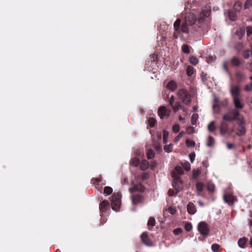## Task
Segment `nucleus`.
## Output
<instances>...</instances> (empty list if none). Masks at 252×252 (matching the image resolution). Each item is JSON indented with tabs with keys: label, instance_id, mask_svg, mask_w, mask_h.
Instances as JSON below:
<instances>
[{
	"label": "nucleus",
	"instance_id": "obj_7",
	"mask_svg": "<svg viewBox=\"0 0 252 252\" xmlns=\"http://www.w3.org/2000/svg\"><path fill=\"white\" fill-rule=\"evenodd\" d=\"M245 121L243 119H240L238 122V126L236 131V134L239 136L244 135L246 131L245 126Z\"/></svg>",
	"mask_w": 252,
	"mask_h": 252
},
{
	"label": "nucleus",
	"instance_id": "obj_21",
	"mask_svg": "<svg viewBox=\"0 0 252 252\" xmlns=\"http://www.w3.org/2000/svg\"><path fill=\"white\" fill-rule=\"evenodd\" d=\"M215 143V139L211 136H209L207 139L206 145L208 147H213Z\"/></svg>",
	"mask_w": 252,
	"mask_h": 252
},
{
	"label": "nucleus",
	"instance_id": "obj_25",
	"mask_svg": "<svg viewBox=\"0 0 252 252\" xmlns=\"http://www.w3.org/2000/svg\"><path fill=\"white\" fill-rule=\"evenodd\" d=\"M109 205V202L107 200H104L100 203L99 209L100 210L103 212L105 211L107 207Z\"/></svg>",
	"mask_w": 252,
	"mask_h": 252
},
{
	"label": "nucleus",
	"instance_id": "obj_5",
	"mask_svg": "<svg viewBox=\"0 0 252 252\" xmlns=\"http://www.w3.org/2000/svg\"><path fill=\"white\" fill-rule=\"evenodd\" d=\"M120 194L114 193L112 196L111 206L113 210L117 211L121 206Z\"/></svg>",
	"mask_w": 252,
	"mask_h": 252
},
{
	"label": "nucleus",
	"instance_id": "obj_64",
	"mask_svg": "<svg viewBox=\"0 0 252 252\" xmlns=\"http://www.w3.org/2000/svg\"><path fill=\"white\" fill-rule=\"evenodd\" d=\"M247 68L250 71L252 72V62L250 63H248L247 64Z\"/></svg>",
	"mask_w": 252,
	"mask_h": 252
},
{
	"label": "nucleus",
	"instance_id": "obj_62",
	"mask_svg": "<svg viewBox=\"0 0 252 252\" xmlns=\"http://www.w3.org/2000/svg\"><path fill=\"white\" fill-rule=\"evenodd\" d=\"M247 35L249 37L252 34V27H248L246 30Z\"/></svg>",
	"mask_w": 252,
	"mask_h": 252
},
{
	"label": "nucleus",
	"instance_id": "obj_48",
	"mask_svg": "<svg viewBox=\"0 0 252 252\" xmlns=\"http://www.w3.org/2000/svg\"><path fill=\"white\" fill-rule=\"evenodd\" d=\"M182 166L186 171H189L190 169V165L187 161L183 162L182 163Z\"/></svg>",
	"mask_w": 252,
	"mask_h": 252
},
{
	"label": "nucleus",
	"instance_id": "obj_2",
	"mask_svg": "<svg viewBox=\"0 0 252 252\" xmlns=\"http://www.w3.org/2000/svg\"><path fill=\"white\" fill-rule=\"evenodd\" d=\"M219 129L220 135L223 136L225 135L231 136L235 131V126L230 128L225 122L222 121L220 123Z\"/></svg>",
	"mask_w": 252,
	"mask_h": 252
},
{
	"label": "nucleus",
	"instance_id": "obj_31",
	"mask_svg": "<svg viewBox=\"0 0 252 252\" xmlns=\"http://www.w3.org/2000/svg\"><path fill=\"white\" fill-rule=\"evenodd\" d=\"M155 224L156 220L155 218L153 217L150 218L147 223L149 229H151L150 227H153L154 226H155Z\"/></svg>",
	"mask_w": 252,
	"mask_h": 252
},
{
	"label": "nucleus",
	"instance_id": "obj_49",
	"mask_svg": "<svg viewBox=\"0 0 252 252\" xmlns=\"http://www.w3.org/2000/svg\"><path fill=\"white\" fill-rule=\"evenodd\" d=\"M182 51L184 53L188 54L190 52L189 47L187 45H183L182 47Z\"/></svg>",
	"mask_w": 252,
	"mask_h": 252
},
{
	"label": "nucleus",
	"instance_id": "obj_58",
	"mask_svg": "<svg viewBox=\"0 0 252 252\" xmlns=\"http://www.w3.org/2000/svg\"><path fill=\"white\" fill-rule=\"evenodd\" d=\"M172 130L174 132L177 133L180 130V126L178 124L174 125L173 126Z\"/></svg>",
	"mask_w": 252,
	"mask_h": 252
},
{
	"label": "nucleus",
	"instance_id": "obj_23",
	"mask_svg": "<svg viewBox=\"0 0 252 252\" xmlns=\"http://www.w3.org/2000/svg\"><path fill=\"white\" fill-rule=\"evenodd\" d=\"M222 70L227 74L230 78H231V74L227 67V62L226 61H223L222 65Z\"/></svg>",
	"mask_w": 252,
	"mask_h": 252
},
{
	"label": "nucleus",
	"instance_id": "obj_16",
	"mask_svg": "<svg viewBox=\"0 0 252 252\" xmlns=\"http://www.w3.org/2000/svg\"><path fill=\"white\" fill-rule=\"evenodd\" d=\"M142 241L144 244L147 246H151L152 242L150 240L146 232H143L141 235Z\"/></svg>",
	"mask_w": 252,
	"mask_h": 252
},
{
	"label": "nucleus",
	"instance_id": "obj_63",
	"mask_svg": "<svg viewBox=\"0 0 252 252\" xmlns=\"http://www.w3.org/2000/svg\"><path fill=\"white\" fill-rule=\"evenodd\" d=\"M157 165V163L156 161H152L151 162L150 167L152 169H154Z\"/></svg>",
	"mask_w": 252,
	"mask_h": 252
},
{
	"label": "nucleus",
	"instance_id": "obj_15",
	"mask_svg": "<svg viewBox=\"0 0 252 252\" xmlns=\"http://www.w3.org/2000/svg\"><path fill=\"white\" fill-rule=\"evenodd\" d=\"M129 190L130 192H133L136 191L142 192L144 190V187L141 184H139L137 185H134L133 186V187L129 189Z\"/></svg>",
	"mask_w": 252,
	"mask_h": 252
},
{
	"label": "nucleus",
	"instance_id": "obj_8",
	"mask_svg": "<svg viewBox=\"0 0 252 252\" xmlns=\"http://www.w3.org/2000/svg\"><path fill=\"white\" fill-rule=\"evenodd\" d=\"M173 187L177 191H180L182 189L183 183L180 178L177 177L174 179Z\"/></svg>",
	"mask_w": 252,
	"mask_h": 252
},
{
	"label": "nucleus",
	"instance_id": "obj_55",
	"mask_svg": "<svg viewBox=\"0 0 252 252\" xmlns=\"http://www.w3.org/2000/svg\"><path fill=\"white\" fill-rule=\"evenodd\" d=\"M175 170L180 175H183L184 173L183 169L182 167L177 166L175 168Z\"/></svg>",
	"mask_w": 252,
	"mask_h": 252
},
{
	"label": "nucleus",
	"instance_id": "obj_24",
	"mask_svg": "<svg viewBox=\"0 0 252 252\" xmlns=\"http://www.w3.org/2000/svg\"><path fill=\"white\" fill-rule=\"evenodd\" d=\"M248 239L245 237L241 238L238 240V244L239 247L244 248Z\"/></svg>",
	"mask_w": 252,
	"mask_h": 252
},
{
	"label": "nucleus",
	"instance_id": "obj_14",
	"mask_svg": "<svg viewBox=\"0 0 252 252\" xmlns=\"http://www.w3.org/2000/svg\"><path fill=\"white\" fill-rule=\"evenodd\" d=\"M235 78L237 82H241L246 79V75L240 71H237L235 72Z\"/></svg>",
	"mask_w": 252,
	"mask_h": 252
},
{
	"label": "nucleus",
	"instance_id": "obj_4",
	"mask_svg": "<svg viewBox=\"0 0 252 252\" xmlns=\"http://www.w3.org/2000/svg\"><path fill=\"white\" fill-rule=\"evenodd\" d=\"M177 95L184 103L188 104L190 102L191 96L188 92L184 89H180L177 92Z\"/></svg>",
	"mask_w": 252,
	"mask_h": 252
},
{
	"label": "nucleus",
	"instance_id": "obj_40",
	"mask_svg": "<svg viewBox=\"0 0 252 252\" xmlns=\"http://www.w3.org/2000/svg\"><path fill=\"white\" fill-rule=\"evenodd\" d=\"M181 20L179 19H177L174 24V28L176 31H178L180 29Z\"/></svg>",
	"mask_w": 252,
	"mask_h": 252
},
{
	"label": "nucleus",
	"instance_id": "obj_27",
	"mask_svg": "<svg viewBox=\"0 0 252 252\" xmlns=\"http://www.w3.org/2000/svg\"><path fill=\"white\" fill-rule=\"evenodd\" d=\"M242 2H241L240 1H237L235 3V4L234 5V7H233L235 12H239L242 8Z\"/></svg>",
	"mask_w": 252,
	"mask_h": 252
},
{
	"label": "nucleus",
	"instance_id": "obj_45",
	"mask_svg": "<svg viewBox=\"0 0 252 252\" xmlns=\"http://www.w3.org/2000/svg\"><path fill=\"white\" fill-rule=\"evenodd\" d=\"M198 118V114H193L191 118V123L192 125H195L197 119Z\"/></svg>",
	"mask_w": 252,
	"mask_h": 252
},
{
	"label": "nucleus",
	"instance_id": "obj_35",
	"mask_svg": "<svg viewBox=\"0 0 252 252\" xmlns=\"http://www.w3.org/2000/svg\"><path fill=\"white\" fill-rule=\"evenodd\" d=\"M211 10L209 8L205 7L202 11V14L205 17H208L210 15Z\"/></svg>",
	"mask_w": 252,
	"mask_h": 252
},
{
	"label": "nucleus",
	"instance_id": "obj_47",
	"mask_svg": "<svg viewBox=\"0 0 252 252\" xmlns=\"http://www.w3.org/2000/svg\"><path fill=\"white\" fill-rule=\"evenodd\" d=\"M251 55H252V51L249 50H246L244 52L243 56L244 59H247L250 57Z\"/></svg>",
	"mask_w": 252,
	"mask_h": 252
},
{
	"label": "nucleus",
	"instance_id": "obj_36",
	"mask_svg": "<svg viewBox=\"0 0 252 252\" xmlns=\"http://www.w3.org/2000/svg\"><path fill=\"white\" fill-rule=\"evenodd\" d=\"M244 34V31L242 29H239L237 30L236 34L238 36L239 39H241Z\"/></svg>",
	"mask_w": 252,
	"mask_h": 252
},
{
	"label": "nucleus",
	"instance_id": "obj_51",
	"mask_svg": "<svg viewBox=\"0 0 252 252\" xmlns=\"http://www.w3.org/2000/svg\"><path fill=\"white\" fill-rule=\"evenodd\" d=\"M228 16L231 21H235L236 20V13L233 12H229Z\"/></svg>",
	"mask_w": 252,
	"mask_h": 252
},
{
	"label": "nucleus",
	"instance_id": "obj_61",
	"mask_svg": "<svg viewBox=\"0 0 252 252\" xmlns=\"http://www.w3.org/2000/svg\"><path fill=\"white\" fill-rule=\"evenodd\" d=\"M185 228L187 231H189L192 229V225L190 223H187L185 224Z\"/></svg>",
	"mask_w": 252,
	"mask_h": 252
},
{
	"label": "nucleus",
	"instance_id": "obj_1",
	"mask_svg": "<svg viewBox=\"0 0 252 252\" xmlns=\"http://www.w3.org/2000/svg\"><path fill=\"white\" fill-rule=\"evenodd\" d=\"M227 105L228 99L227 98L220 100L217 95H213L212 108L214 113H219L220 111V107H225L227 106Z\"/></svg>",
	"mask_w": 252,
	"mask_h": 252
},
{
	"label": "nucleus",
	"instance_id": "obj_43",
	"mask_svg": "<svg viewBox=\"0 0 252 252\" xmlns=\"http://www.w3.org/2000/svg\"><path fill=\"white\" fill-rule=\"evenodd\" d=\"M201 172L199 169H194L192 171V176L194 178H197L200 175Z\"/></svg>",
	"mask_w": 252,
	"mask_h": 252
},
{
	"label": "nucleus",
	"instance_id": "obj_22",
	"mask_svg": "<svg viewBox=\"0 0 252 252\" xmlns=\"http://www.w3.org/2000/svg\"><path fill=\"white\" fill-rule=\"evenodd\" d=\"M230 62L233 65L236 66H239L242 63L241 60L236 57H232L230 60Z\"/></svg>",
	"mask_w": 252,
	"mask_h": 252
},
{
	"label": "nucleus",
	"instance_id": "obj_6",
	"mask_svg": "<svg viewBox=\"0 0 252 252\" xmlns=\"http://www.w3.org/2000/svg\"><path fill=\"white\" fill-rule=\"evenodd\" d=\"M198 230L200 234L204 236L208 235L210 231L207 223L204 221H201L198 223Z\"/></svg>",
	"mask_w": 252,
	"mask_h": 252
},
{
	"label": "nucleus",
	"instance_id": "obj_44",
	"mask_svg": "<svg viewBox=\"0 0 252 252\" xmlns=\"http://www.w3.org/2000/svg\"><path fill=\"white\" fill-rule=\"evenodd\" d=\"M172 107L175 112L177 111L180 108L181 109H183L184 111V109H185L184 107H182L180 105V104H179V102H177L175 105H174L173 104V106H172Z\"/></svg>",
	"mask_w": 252,
	"mask_h": 252
},
{
	"label": "nucleus",
	"instance_id": "obj_52",
	"mask_svg": "<svg viewBox=\"0 0 252 252\" xmlns=\"http://www.w3.org/2000/svg\"><path fill=\"white\" fill-rule=\"evenodd\" d=\"M252 6V0H247L245 3L244 7L245 9H248Z\"/></svg>",
	"mask_w": 252,
	"mask_h": 252
},
{
	"label": "nucleus",
	"instance_id": "obj_26",
	"mask_svg": "<svg viewBox=\"0 0 252 252\" xmlns=\"http://www.w3.org/2000/svg\"><path fill=\"white\" fill-rule=\"evenodd\" d=\"M149 166V162L146 160V159H143L142 160L141 163H140V169L142 170H146Z\"/></svg>",
	"mask_w": 252,
	"mask_h": 252
},
{
	"label": "nucleus",
	"instance_id": "obj_11",
	"mask_svg": "<svg viewBox=\"0 0 252 252\" xmlns=\"http://www.w3.org/2000/svg\"><path fill=\"white\" fill-rule=\"evenodd\" d=\"M235 109L234 110L242 109L244 107V103L242 101L240 97L232 99Z\"/></svg>",
	"mask_w": 252,
	"mask_h": 252
},
{
	"label": "nucleus",
	"instance_id": "obj_3",
	"mask_svg": "<svg viewBox=\"0 0 252 252\" xmlns=\"http://www.w3.org/2000/svg\"><path fill=\"white\" fill-rule=\"evenodd\" d=\"M240 113L237 110H233L230 112L224 114L222 119L224 122H232L239 119Z\"/></svg>",
	"mask_w": 252,
	"mask_h": 252
},
{
	"label": "nucleus",
	"instance_id": "obj_60",
	"mask_svg": "<svg viewBox=\"0 0 252 252\" xmlns=\"http://www.w3.org/2000/svg\"><path fill=\"white\" fill-rule=\"evenodd\" d=\"M195 154L194 152L191 153L189 155V159L191 163H192L195 159Z\"/></svg>",
	"mask_w": 252,
	"mask_h": 252
},
{
	"label": "nucleus",
	"instance_id": "obj_32",
	"mask_svg": "<svg viewBox=\"0 0 252 252\" xmlns=\"http://www.w3.org/2000/svg\"><path fill=\"white\" fill-rule=\"evenodd\" d=\"M147 157L148 159L153 158L155 157V152L152 149H149L146 153Z\"/></svg>",
	"mask_w": 252,
	"mask_h": 252
},
{
	"label": "nucleus",
	"instance_id": "obj_54",
	"mask_svg": "<svg viewBox=\"0 0 252 252\" xmlns=\"http://www.w3.org/2000/svg\"><path fill=\"white\" fill-rule=\"evenodd\" d=\"M148 123H149V125L151 127H153L155 126V125L156 123V120L155 119H154L153 118H150L148 120Z\"/></svg>",
	"mask_w": 252,
	"mask_h": 252
},
{
	"label": "nucleus",
	"instance_id": "obj_56",
	"mask_svg": "<svg viewBox=\"0 0 252 252\" xmlns=\"http://www.w3.org/2000/svg\"><path fill=\"white\" fill-rule=\"evenodd\" d=\"M185 132L184 131H181L180 132L178 136L177 137H175V141L176 142H177L178 141H179L180 140V139L182 137V136L184 135Z\"/></svg>",
	"mask_w": 252,
	"mask_h": 252
},
{
	"label": "nucleus",
	"instance_id": "obj_38",
	"mask_svg": "<svg viewBox=\"0 0 252 252\" xmlns=\"http://www.w3.org/2000/svg\"><path fill=\"white\" fill-rule=\"evenodd\" d=\"M216 59V57L215 56H211L206 58V61L208 63L211 64L215 62Z\"/></svg>",
	"mask_w": 252,
	"mask_h": 252
},
{
	"label": "nucleus",
	"instance_id": "obj_34",
	"mask_svg": "<svg viewBox=\"0 0 252 252\" xmlns=\"http://www.w3.org/2000/svg\"><path fill=\"white\" fill-rule=\"evenodd\" d=\"M189 61L191 64L195 65L198 63V59L195 56H191L189 58Z\"/></svg>",
	"mask_w": 252,
	"mask_h": 252
},
{
	"label": "nucleus",
	"instance_id": "obj_50",
	"mask_svg": "<svg viewBox=\"0 0 252 252\" xmlns=\"http://www.w3.org/2000/svg\"><path fill=\"white\" fill-rule=\"evenodd\" d=\"M187 146L189 147H193L195 146V142L193 141L187 139L186 141Z\"/></svg>",
	"mask_w": 252,
	"mask_h": 252
},
{
	"label": "nucleus",
	"instance_id": "obj_13",
	"mask_svg": "<svg viewBox=\"0 0 252 252\" xmlns=\"http://www.w3.org/2000/svg\"><path fill=\"white\" fill-rule=\"evenodd\" d=\"M196 21V17L192 13H189L186 16L185 22L189 24V25H193Z\"/></svg>",
	"mask_w": 252,
	"mask_h": 252
},
{
	"label": "nucleus",
	"instance_id": "obj_39",
	"mask_svg": "<svg viewBox=\"0 0 252 252\" xmlns=\"http://www.w3.org/2000/svg\"><path fill=\"white\" fill-rule=\"evenodd\" d=\"M194 72L193 68L191 66H188L187 68V73L189 76H191Z\"/></svg>",
	"mask_w": 252,
	"mask_h": 252
},
{
	"label": "nucleus",
	"instance_id": "obj_28",
	"mask_svg": "<svg viewBox=\"0 0 252 252\" xmlns=\"http://www.w3.org/2000/svg\"><path fill=\"white\" fill-rule=\"evenodd\" d=\"M208 129L210 132H213L215 131L216 126L215 125V122L213 121H211L208 125Z\"/></svg>",
	"mask_w": 252,
	"mask_h": 252
},
{
	"label": "nucleus",
	"instance_id": "obj_59",
	"mask_svg": "<svg viewBox=\"0 0 252 252\" xmlns=\"http://www.w3.org/2000/svg\"><path fill=\"white\" fill-rule=\"evenodd\" d=\"M182 232V229L181 228H177L173 230V233L176 235H178L181 234Z\"/></svg>",
	"mask_w": 252,
	"mask_h": 252
},
{
	"label": "nucleus",
	"instance_id": "obj_17",
	"mask_svg": "<svg viewBox=\"0 0 252 252\" xmlns=\"http://www.w3.org/2000/svg\"><path fill=\"white\" fill-rule=\"evenodd\" d=\"M187 211L189 214L193 215L196 213V209L192 203L189 202L187 205Z\"/></svg>",
	"mask_w": 252,
	"mask_h": 252
},
{
	"label": "nucleus",
	"instance_id": "obj_10",
	"mask_svg": "<svg viewBox=\"0 0 252 252\" xmlns=\"http://www.w3.org/2000/svg\"><path fill=\"white\" fill-rule=\"evenodd\" d=\"M223 200L225 202L229 204V205H232L233 204V203L236 200L235 197L230 194H225L223 195Z\"/></svg>",
	"mask_w": 252,
	"mask_h": 252
},
{
	"label": "nucleus",
	"instance_id": "obj_57",
	"mask_svg": "<svg viewBox=\"0 0 252 252\" xmlns=\"http://www.w3.org/2000/svg\"><path fill=\"white\" fill-rule=\"evenodd\" d=\"M167 211L171 215H174L176 212V208L172 207L168 208Z\"/></svg>",
	"mask_w": 252,
	"mask_h": 252
},
{
	"label": "nucleus",
	"instance_id": "obj_37",
	"mask_svg": "<svg viewBox=\"0 0 252 252\" xmlns=\"http://www.w3.org/2000/svg\"><path fill=\"white\" fill-rule=\"evenodd\" d=\"M169 135V132L168 131L164 130L163 131V141L164 143H166L167 142V138Z\"/></svg>",
	"mask_w": 252,
	"mask_h": 252
},
{
	"label": "nucleus",
	"instance_id": "obj_46",
	"mask_svg": "<svg viewBox=\"0 0 252 252\" xmlns=\"http://www.w3.org/2000/svg\"><path fill=\"white\" fill-rule=\"evenodd\" d=\"M220 249V246L218 244H213L211 246V249L214 252H217Z\"/></svg>",
	"mask_w": 252,
	"mask_h": 252
},
{
	"label": "nucleus",
	"instance_id": "obj_30",
	"mask_svg": "<svg viewBox=\"0 0 252 252\" xmlns=\"http://www.w3.org/2000/svg\"><path fill=\"white\" fill-rule=\"evenodd\" d=\"M139 164V159L136 157L133 158L130 161V164L131 165L137 166Z\"/></svg>",
	"mask_w": 252,
	"mask_h": 252
},
{
	"label": "nucleus",
	"instance_id": "obj_18",
	"mask_svg": "<svg viewBox=\"0 0 252 252\" xmlns=\"http://www.w3.org/2000/svg\"><path fill=\"white\" fill-rule=\"evenodd\" d=\"M166 87L167 89L173 91L177 88V85L174 81L171 80L166 84Z\"/></svg>",
	"mask_w": 252,
	"mask_h": 252
},
{
	"label": "nucleus",
	"instance_id": "obj_12",
	"mask_svg": "<svg viewBox=\"0 0 252 252\" xmlns=\"http://www.w3.org/2000/svg\"><path fill=\"white\" fill-rule=\"evenodd\" d=\"M170 111H168L165 106H161L158 111V114L161 119H163L165 117L169 116Z\"/></svg>",
	"mask_w": 252,
	"mask_h": 252
},
{
	"label": "nucleus",
	"instance_id": "obj_29",
	"mask_svg": "<svg viewBox=\"0 0 252 252\" xmlns=\"http://www.w3.org/2000/svg\"><path fill=\"white\" fill-rule=\"evenodd\" d=\"M189 24L186 22H183L181 27V31L185 33H188L189 32Z\"/></svg>",
	"mask_w": 252,
	"mask_h": 252
},
{
	"label": "nucleus",
	"instance_id": "obj_9",
	"mask_svg": "<svg viewBox=\"0 0 252 252\" xmlns=\"http://www.w3.org/2000/svg\"><path fill=\"white\" fill-rule=\"evenodd\" d=\"M230 94L232 99L240 97V89L239 86H233L230 89Z\"/></svg>",
	"mask_w": 252,
	"mask_h": 252
},
{
	"label": "nucleus",
	"instance_id": "obj_19",
	"mask_svg": "<svg viewBox=\"0 0 252 252\" xmlns=\"http://www.w3.org/2000/svg\"><path fill=\"white\" fill-rule=\"evenodd\" d=\"M143 201V198L139 195H134L132 197L133 204L136 205Z\"/></svg>",
	"mask_w": 252,
	"mask_h": 252
},
{
	"label": "nucleus",
	"instance_id": "obj_42",
	"mask_svg": "<svg viewBox=\"0 0 252 252\" xmlns=\"http://www.w3.org/2000/svg\"><path fill=\"white\" fill-rule=\"evenodd\" d=\"M164 151L167 153H170L173 150V145L172 144L167 145L164 147Z\"/></svg>",
	"mask_w": 252,
	"mask_h": 252
},
{
	"label": "nucleus",
	"instance_id": "obj_20",
	"mask_svg": "<svg viewBox=\"0 0 252 252\" xmlns=\"http://www.w3.org/2000/svg\"><path fill=\"white\" fill-rule=\"evenodd\" d=\"M197 195H201L204 189V184L201 182H197L196 184Z\"/></svg>",
	"mask_w": 252,
	"mask_h": 252
},
{
	"label": "nucleus",
	"instance_id": "obj_33",
	"mask_svg": "<svg viewBox=\"0 0 252 252\" xmlns=\"http://www.w3.org/2000/svg\"><path fill=\"white\" fill-rule=\"evenodd\" d=\"M215 186L214 184L209 182L207 184V189L209 191L212 192L215 190Z\"/></svg>",
	"mask_w": 252,
	"mask_h": 252
},
{
	"label": "nucleus",
	"instance_id": "obj_41",
	"mask_svg": "<svg viewBox=\"0 0 252 252\" xmlns=\"http://www.w3.org/2000/svg\"><path fill=\"white\" fill-rule=\"evenodd\" d=\"M113 189L110 187H106L104 188V193L106 195H108L112 192Z\"/></svg>",
	"mask_w": 252,
	"mask_h": 252
},
{
	"label": "nucleus",
	"instance_id": "obj_53",
	"mask_svg": "<svg viewBox=\"0 0 252 252\" xmlns=\"http://www.w3.org/2000/svg\"><path fill=\"white\" fill-rule=\"evenodd\" d=\"M245 90L246 92H249L252 91V82H251L250 84H247L245 86Z\"/></svg>",
	"mask_w": 252,
	"mask_h": 252
}]
</instances>
